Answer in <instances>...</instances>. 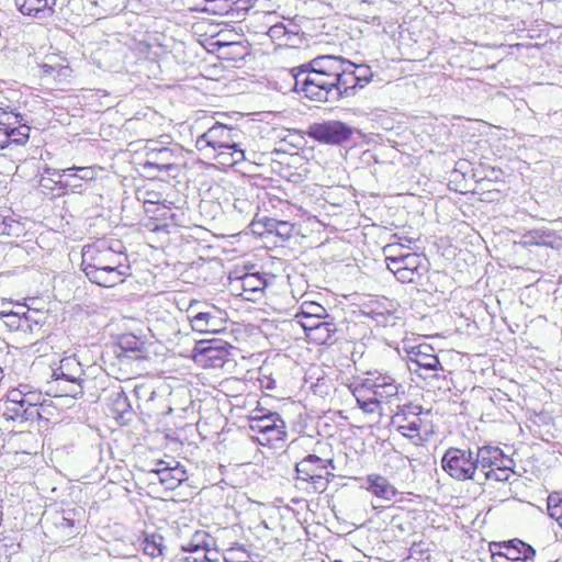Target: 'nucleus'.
Instances as JSON below:
<instances>
[{"instance_id": "obj_1", "label": "nucleus", "mask_w": 562, "mask_h": 562, "mask_svg": "<svg viewBox=\"0 0 562 562\" xmlns=\"http://www.w3.org/2000/svg\"><path fill=\"white\" fill-rule=\"evenodd\" d=\"M293 90L314 102L335 104L358 94L372 81L366 64H355L335 55H319L289 70Z\"/></svg>"}, {"instance_id": "obj_2", "label": "nucleus", "mask_w": 562, "mask_h": 562, "mask_svg": "<svg viewBox=\"0 0 562 562\" xmlns=\"http://www.w3.org/2000/svg\"><path fill=\"white\" fill-rule=\"evenodd\" d=\"M244 132L224 122L216 121L195 140V148L199 151L211 149L215 153L214 158L225 167H233L246 160Z\"/></svg>"}, {"instance_id": "obj_3", "label": "nucleus", "mask_w": 562, "mask_h": 562, "mask_svg": "<svg viewBox=\"0 0 562 562\" xmlns=\"http://www.w3.org/2000/svg\"><path fill=\"white\" fill-rule=\"evenodd\" d=\"M181 158V148L177 145L167 147L160 146L156 140H149L145 147L144 158L139 166L148 177L155 178L166 173L176 178L179 172Z\"/></svg>"}, {"instance_id": "obj_4", "label": "nucleus", "mask_w": 562, "mask_h": 562, "mask_svg": "<svg viewBox=\"0 0 562 562\" xmlns=\"http://www.w3.org/2000/svg\"><path fill=\"white\" fill-rule=\"evenodd\" d=\"M81 269H102L106 266H114L119 261L130 262L126 248L120 239H98L93 244L82 247Z\"/></svg>"}, {"instance_id": "obj_5", "label": "nucleus", "mask_w": 562, "mask_h": 562, "mask_svg": "<svg viewBox=\"0 0 562 562\" xmlns=\"http://www.w3.org/2000/svg\"><path fill=\"white\" fill-rule=\"evenodd\" d=\"M387 269L402 283H416L429 270V260L424 254H392L386 259Z\"/></svg>"}, {"instance_id": "obj_6", "label": "nucleus", "mask_w": 562, "mask_h": 562, "mask_svg": "<svg viewBox=\"0 0 562 562\" xmlns=\"http://www.w3.org/2000/svg\"><path fill=\"white\" fill-rule=\"evenodd\" d=\"M52 371L61 395L78 397L83 394L85 371L75 356L64 357Z\"/></svg>"}, {"instance_id": "obj_7", "label": "nucleus", "mask_w": 562, "mask_h": 562, "mask_svg": "<svg viewBox=\"0 0 562 562\" xmlns=\"http://www.w3.org/2000/svg\"><path fill=\"white\" fill-rule=\"evenodd\" d=\"M441 467L446 473L457 481H473L479 484L480 472L476 471L474 450L449 448L446 450Z\"/></svg>"}, {"instance_id": "obj_8", "label": "nucleus", "mask_w": 562, "mask_h": 562, "mask_svg": "<svg viewBox=\"0 0 562 562\" xmlns=\"http://www.w3.org/2000/svg\"><path fill=\"white\" fill-rule=\"evenodd\" d=\"M249 428L256 432L257 440L261 446H272L286 438V425L277 412H268L262 415L250 417Z\"/></svg>"}, {"instance_id": "obj_9", "label": "nucleus", "mask_w": 562, "mask_h": 562, "mask_svg": "<svg viewBox=\"0 0 562 562\" xmlns=\"http://www.w3.org/2000/svg\"><path fill=\"white\" fill-rule=\"evenodd\" d=\"M232 346L218 338L198 340L192 350L195 363L205 368H222L228 360Z\"/></svg>"}, {"instance_id": "obj_10", "label": "nucleus", "mask_w": 562, "mask_h": 562, "mask_svg": "<svg viewBox=\"0 0 562 562\" xmlns=\"http://www.w3.org/2000/svg\"><path fill=\"white\" fill-rule=\"evenodd\" d=\"M355 131L342 121L330 120L311 124L307 135L318 143L338 146L349 142Z\"/></svg>"}, {"instance_id": "obj_11", "label": "nucleus", "mask_w": 562, "mask_h": 562, "mask_svg": "<svg viewBox=\"0 0 562 562\" xmlns=\"http://www.w3.org/2000/svg\"><path fill=\"white\" fill-rule=\"evenodd\" d=\"M407 366L411 372L425 379L429 376L428 372H438L432 376L439 379L440 372L445 371L434 348L427 344L412 346L407 350Z\"/></svg>"}, {"instance_id": "obj_12", "label": "nucleus", "mask_w": 562, "mask_h": 562, "mask_svg": "<svg viewBox=\"0 0 562 562\" xmlns=\"http://www.w3.org/2000/svg\"><path fill=\"white\" fill-rule=\"evenodd\" d=\"M199 303L191 304L188 308V318L191 328L201 334H217L225 330L226 321L221 310L215 306H206L199 310Z\"/></svg>"}, {"instance_id": "obj_13", "label": "nucleus", "mask_w": 562, "mask_h": 562, "mask_svg": "<svg viewBox=\"0 0 562 562\" xmlns=\"http://www.w3.org/2000/svg\"><path fill=\"white\" fill-rule=\"evenodd\" d=\"M422 414L420 405L405 404L398 406L397 412L392 416L391 424L402 436L411 440H419L423 426Z\"/></svg>"}, {"instance_id": "obj_14", "label": "nucleus", "mask_w": 562, "mask_h": 562, "mask_svg": "<svg viewBox=\"0 0 562 562\" xmlns=\"http://www.w3.org/2000/svg\"><path fill=\"white\" fill-rule=\"evenodd\" d=\"M81 270L91 283L102 288H113L122 284L130 276H132L130 262L121 261L114 266H106L102 269L86 268Z\"/></svg>"}, {"instance_id": "obj_15", "label": "nucleus", "mask_w": 562, "mask_h": 562, "mask_svg": "<svg viewBox=\"0 0 562 562\" xmlns=\"http://www.w3.org/2000/svg\"><path fill=\"white\" fill-rule=\"evenodd\" d=\"M204 5L199 10L213 14L224 15L232 21H241L257 0H203Z\"/></svg>"}, {"instance_id": "obj_16", "label": "nucleus", "mask_w": 562, "mask_h": 562, "mask_svg": "<svg viewBox=\"0 0 562 562\" xmlns=\"http://www.w3.org/2000/svg\"><path fill=\"white\" fill-rule=\"evenodd\" d=\"M401 384L396 383L395 379L387 374L371 375L362 380V382L356 386L358 392H370L372 395L381 402H390L393 397H396Z\"/></svg>"}, {"instance_id": "obj_17", "label": "nucleus", "mask_w": 562, "mask_h": 562, "mask_svg": "<svg viewBox=\"0 0 562 562\" xmlns=\"http://www.w3.org/2000/svg\"><path fill=\"white\" fill-rule=\"evenodd\" d=\"M145 350V344L133 334H123L119 337L117 342L106 350V356L113 353L121 364H128L132 360H140L145 357L142 355Z\"/></svg>"}, {"instance_id": "obj_18", "label": "nucleus", "mask_w": 562, "mask_h": 562, "mask_svg": "<svg viewBox=\"0 0 562 562\" xmlns=\"http://www.w3.org/2000/svg\"><path fill=\"white\" fill-rule=\"evenodd\" d=\"M157 465L158 468L151 470V472L157 474L159 483L166 490H176L188 479L187 469L175 459L170 461L159 460Z\"/></svg>"}, {"instance_id": "obj_19", "label": "nucleus", "mask_w": 562, "mask_h": 562, "mask_svg": "<svg viewBox=\"0 0 562 562\" xmlns=\"http://www.w3.org/2000/svg\"><path fill=\"white\" fill-rule=\"evenodd\" d=\"M519 245L526 248L538 246L560 249L562 247V238L554 229L542 226L522 233Z\"/></svg>"}, {"instance_id": "obj_20", "label": "nucleus", "mask_w": 562, "mask_h": 562, "mask_svg": "<svg viewBox=\"0 0 562 562\" xmlns=\"http://www.w3.org/2000/svg\"><path fill=\"white\" fill-rule=\"evenodd\" d=\"M474 459L476 471L481 474H485L488 470H494L499 464H504V460L509 463V457L501 448L491 445L476 447Z\"/></svg>"}, {"instance_id": "obj_21", "label": "nucleus", "mask_w": 562, "mask_h": 562, "mask_svg": "<svg viewBox=\"0 0 562 562\" xmlns=\"http://www.w3.org/2000/svg\"><path fill=\"white\" fill-rule=\"evenodd\" d=\"M83 510L80 507H72L63 509L55 517V526L68 537H75L80 533L82 529L81 518Z\"/></svg>"}, {"instance_id": "obj_22", "label": "nucleus", "mask_w": 562, "mask_h": 562, "mask_svg": "<svg viewBox=\"0 0 562 562\" xmlns=\"http://www.w3.org/2000/svg\"><path fill=\"white\" fill-rule=\"evenodd\" d=\"M14 3L24 15L46 19L53 15L56 0H14Z\"/></svg>"}, {"instance_id": "obj_23", "label": "nucleus", "mask_w": 562, "mask_h": 562, "mask_svg": "<svg viewBox=\"0 0 562 562\" xmlns=\"http://www.w3.org/2000/svg\"><path fill=\"white\" fill-rule=\"evenodd\" d=\"M495 547L504 549L506 557L509 558L512 562H532L536 555V550L530 544L519 539L495 544Z\"/></svg>"}, {"instance_id": "obj_24", "label": "nucleus", "mask_w": 562, "mask_h": 562, "mask_svg": "<svg viewBox=\"0 0 562 562\" xmlns=\"http://www.w3.org/2000/svg\"><path fill=\"white\" fill-rule=\"evenodd\" d=\"M367 490L374 496L384 501H391L397 495V490L389 480L379 474H370L367 476Z\"/></svg>"}, {"instance_id": "obj_25", "label": "nucleus", "mask_w": 562, "mask_h": 562, "mask_svg": "<svg viewBox=\"0 0 562 562\" xmlns=\"http://www.w3.org/2000/svg\"><path fill=\"white\" fill-rule=\"evenodd\" d=\"M59 173V179L56 180V184L59 186V188L68 189L72 193H79L86 191L87 184L83 182L82 179L79 178L78 172H75L72 170V167L63 169V172Z\"/></svg>"}, {"instance_id": "obj_26", "label": "nucleus", "mask_w": 562, "mask_h": 562, "mask_svg": "<svg viewBox=\"0 0 562 562\" xmlns=\"http://www.w3.org/2000/svg\"><path fill=\"white\" fill-rule=\"evenodd\" d=\"M111 411L116 415L117 419H124L125 415L132 411L131 403L124 390L119 387L110 395Z\"/></svg>"}, {"instance_id": "obj_27", "label": "nucleus", "mask_w": 562, "mask_h": 562, "mask_svg": "<svg viewBox=\"0 0 562 562\" xmlns=\"http://www.w3.org/2000/svg\"><path fill=\"white\" fill-rule=\"evenodd\" d=\"M148 195L150 198L144 201L145 210L147 213H154L157 217L160 216L164 220H176V214L171 211V207L165 203H161L157 193L148 192Z\"/></svg>"}, {"instance_id": "obj_28", "label": "nucleus", "mask_w": 562, "mask_h": 562, "mask_svg": "<svg viewBox=\"0 0 562 562\" xmlns=\"http://www.w3.org/2000/svg\"><path fill=\"white\" fill-rule=\"evenodd\" d=\"M326 470V460L316 454H308L295 465L296 473H305L307 476L324 472Z\"/></svg>"}, {"instance_id": "obj_29", "label": "nucleus", "mask_w": 562, "mask_h": 562, "mask_svg": "<svg viewBox=\"0 0 562 562\" xmlns=\"http://www.w3.org/2000/svg\"><path fill=\"white\" fill-rule=\"evenodd\" d=\"M240 286L246 293H261L268 285L267 279L259 272L245 273L239 278Z\"/></svg>"}, {"instance_id": "obj_30", "label": "nucleus", "mask_w": 562, "mask_h": 562, "mask_svg": "<svg viewBox=\"0 0 562 562\" xmlns=\"http://www.w3.org/2000/svg\"><path fill=\"white\" fill-rule=\"evenodd\" d=\"M514 461L509 458V463L504 461V464H499L494 470H488L485 474H480L479 484H484L486 481L506 482L509 480L513 473Z\"/></svg>"}, {"instance_id": "obj_31", "label": "nucleus", "mask_w": 562, "mask_h": 562, "mask_svg": "<svg viewBox=\"0 0 562 562\" xmlns=\"http://www.w3.org/2000/svg\"><path fill=\"white\" fill-rule=\"evenodd\" d=\"M142 546L144 553L151 558L162 555L164 550L166 549L164 544V537L159 533L146 535Z\"/></svg>"}, {"instance_id": "obj_32", "label": "nucleus", "mask_w": 562, "mask_h": 562, "mask_svg": "<svg viewBox=\"0 0 562 562\" xmlns=\"http://www.w3.org/2000/svg\"><path fill=\"white\" fill-rule=\"evenodd\" d=\"M30 126L26 124V122H20V124L11 125L8 128V147L11 145H25L30 138Z\"/></svg>"}, {"instance_id": "obj_33", "label": "nucleus", "mask_w": 562, "mask_h": 562, "mask_svg": "<svg viewBox=\"0 0 562 562\" xmlns=\"http://www.w3.org/2000/svg\"><path fill=\"white\" fill-rule=\"evenodd\" d=\"M547 509L551 518L562 528V493L554 492L547 499Z\"/></svg>"}, {"instance_id": "obj_34", "label": "nucleus", "mask_w": 562, "mask_h": 562, "mask_svg": "<svg viewBox=\"0 0 562 562\" xmlns=\"http://www.w3.org/2000/svg\"><path fill=\"white\" fill-rule=\"evenodd\" d=\"M125 0H94V5L100 8L99 14L104 16L114 15L123 11L126 7Z\"/></svg>"}, {"instance_id": "obj_35", "label": "nucleus", "mask_w": 562, "mask_h": 562, "mask_svg": "<svg viewBox=\"0 0 562 562\" xmlns=\"http://www.w3.org/2000/svg\"><path fill=\"white\" fill-rule=\"evenodd\" d=\"M254 233L259 235L273 234L276 235L278 227V220L271 217H263L262 220L252 221L250 223Z\"/></svg>"}, {"instance_id": "obj_36", "label": "nucleus", "mask_w": 562, "mask_h": 562, "mask_svg": "<svg viewBox=\"0 0 562 562\" xmlns=\"http://www.w3.org/2000/svg\"><path fill=\"white\" fill-rule=\"evenodd\" d=\"M23 116L10 109V106H1L0 105V126L9 128L11 125L20 124L23 122Z\"/></svg>"}, {"instance_id": "obj_37", "label": "nucleus", "mask_w": 562, "mask_h": 562, "mask_svg": "<svg viewBox=\"0 0 562 562\" xmlns=\"http://www.w3.org/2000/svg\"><path fill=\"white\" fill-rule=\"evenodd\" d=\"M336 324L333 322L325 321V318L319 323L316 331L314 333V339L318 340L319 344H326L331 336L336 333Z\"/></svg>"}, {"instance_id": "obj_38", "label": "nucleus", "mask_w": 562, "mask_h": 562, "mask_svg": "<svg viewBox=\"0 0 562 562\" xmlns=\"http://www.w3.org/2000/svg\"><path fill=\"white\" fill-rule=\"evenodd\" d=\"M217 45L222 50V54L226 57L239 58L244 56V53L241 52L244 47L238 42H217Z\"/></svg>"}, {"instance_id": "obj_39", "label": "nucleus", "mask_w": 562, "mask_h": 562, "mask_svg": "<svg viewBox=\"0 0 562 562\" xmlns=\"http://www.w3.org/2000/svg\"><path fill=\"white\" fill-rule=\"evenodd\" d=\"M72 170L75 172H78L79 178L82 179L83 182L88 186L97 180L98 171L102 170V168L98 166H72Z\"/></svg>"}, {"instance_id": "obj_40", "label": "nucleus", "mask_w": 562, "mask_h": 562, "mask_svg": "<svg viewBox=\"0 0 562 562\" xmlns=\"http://www.w3.org/2000/svg\"><path fill=\"white\" fill-rule=\"evenodd\" d=\"M20 223L10 215L0 214V235H18Z\"/></svg>"}, {"instance_id": "obj_41", "label": "nucleus", "mask_w": 562, "mask_h": 562, "mask_svg": "<svg viewBox=\"0 0 562 562\" xmlns=\"http://www.w3.org/2000/svg\"><path fill=\"white\" fill-rule=\"evenodd\" d=\"M363 393L364 392H358L356 389L353 390V395L357 398L359 407L367 413H373L378 408L380 401L374 395L363 398Z\"/></svg>"}, {"instance_id": "obj_42", "label": "nucleus", "mask_w": 562, "mask_h": 562, "mask_svg": "<svg viewBox=\"0 0 562 562\" xmlns=\"http://www.w3.org/2000/svg\"><path fill=\"white\" fill-rule=\"evenodd\" d=\"M299 313H301V315H303V317H306V315H310V316L312 315V316L326 318L328 316L326 308L315 302L303 303L301 306V311Z\"/></svg>"}, {"instance_id": "obj_43", "label": "nucleus", "mask_w": 562, "mask_h": 562, "mask_svg": "<svg viewBox=\"0 0 562 562\" xmlns=\"http://www.w3.org/2000/svg\"><path fill=\"white\" fill-rule=\"evenodd\" d=\"M296 318L299 319V323L301 324V326L303 327V329L308 333V335H312V333L314 334L319 325V323H322V321L324 319L323 317H317V316H310V315H306V317H303V315H301V313H297L296 314Z\"/></svg>"}, {"instance_id": "obj_44", "label": "nucleus", "mask_w": 562, "mask_h": 562, "mask_svg": "<svg viewBox=\"0 0 562 562\" xmlns=\"http://www.w3.org/2000/svg\"><path fill=\"white\" fill-rule=\"evenodd\" d=\"M193 542L202 550V552L209 550V548L215 544V540L207 532L198 530L192 536Z\"/></svg>"}, {"instance_id": "obj_45", "label": "nucleus", "mask_w": 562, "mask_h": 562, "mask_svg": "<svg viewBox=\"0 0 562 562\" xmlns=\"http://www.w3.org/2000/svg\"><path fill=\"white\" fill-rule=\"evenodd\" d=\"M294 225L286 221L278 220V227L276 236L280 237L282 241L290 239L293 235Z\"/></svg>"}, {"instance_id": "obj_46", "label": "nucleus", "mask_w": 562, "mask_h": 562, "mask_svg": "<svg viewBox=\"0 0 562 562\" xmlns=\"http://www.w3.org/2000/svg\"><path fill=\"white\" fill-rule=\"evenodd\" d=\"M43 313L38 311L27 312L23 316V323H25L24 326H26L30 330L33 329V324L35 326H40L44 323L43 321Z\"/></svg>"}, {"instance_id": "obj_47", "label": "nucleus", "mask_w": 562, "mask_h": 562, "mask_svg": "<svg viewBox=\"0 0 562 562\" xmlns=\"http://www.w3.org/2000/svg\"><path fill=\"white\" fill-rule=\"evenodd\" d=\"M310 483L313 485V491L315 493H321L326 490L327 481L325 480L323 472L313 474L312 476H308Z\"/></svg>"}, {"instance_id": "obj_48", "label": "nucleus", "mask_w": 562, "mask_h": 562, "mask_svg": "<svg viewBox=\"0 0 562 562\" xmlns=\"http://www.w3.org/2000/svg\"><path fill=\"white\" fill-rule=\"evenodd\" d=\"M3 317L7 318V325L12 328L19 329L24 327L22 317H19V315L15 313L3 314Z\"/></svg>"}, {"instance_id": "obj_49", "label": "nucleus", "mask_w": 562, "mask_h": 562, "mask_svg": "<svg viewBox=\"0 0 562 562\" xmlns=\"http://www.w3.org/2000/svg\"><path fill=\"white\" fill-rule=\"evenodd\" d=\"M404 244H389L383 248V251L385 254V260L393 254H405L403 251Z\"/></svg>"}, {"instance_id": "obj_50", "label": "nucleus", "mask_w": 562, "mask_h": 562, "mask_svg": "<svg viewBox=\"0 0 562 562\" xmlns=\"http://www.w3.org/2000/svg\"><path fill=\"white\" fill-rule=\"evenodd\" d=\"M289 31L286 30L285 25L282 23H279V24L272 25L269 29L268 34L270 35V37L277 38V37H280V36L286 34Z\"/></svg>"}, {"instance_id": "obj_51", "label": "nucleus", "mask_w": 562, "mask_h": 562, "mask_svg": "<svg viewBox=\"0 0 562 562\" xmlns=\"http://www.w3.org/2000/svg\"><path fill=\"white\" fill-rule=\"evenodd\" d=\"M220 553L217 550H212V547L209 548V550L202 552V562H218L220 561V558H218Z\"/></svg>"}, {"instance_id": "obj_52", "label": "nucleus", "mask_w": 562, "mask_h": 562, "mask_svg": "<svg viewBox=\"0 0 562 562\" xmlns=\"http://www.w3.org/2000/svg\"><path fill=\"white\" fill-rule=\"evenodd\" d=\"M182 550L190 553H202V550L198 547L193 539L191 538L187 544H182Z\"/></svg>"}, {"instance_id": "obj_53", "label": "nucleus", "mask_w": 562, "mask_h": 562, "mask_svg": "<svg viewBox=\"0 0 562 562\" xmlns=\"http://www.w3.org/2000/svg\"><path fill=\"white\" fill-rule=\"evenodd\" d=\"M8 128L0 126V148H7L8 147Z\"/></svg>"}, {"instance_id": "obj_54", "label": "nucleus", "mask_w": 562, "mask_h": 562, "mask_svg": "<svg viewBox=\"0 0 562 562\" xmlns=\"http://www.w3.org/2000/svg\"><path fill=\"white\" fill-rule=\"evenodd\" d=\"M325 384V378H317V382L315 384H312L311 387L314 393H323V385Z\"/></svg>"}, {"instance_id": "obj_55", "label": "nucleus", "mask_w": 562, "mask_h": 562, "mask_svg": "<svg viewBox=\"0 0 562 562\" xmlns=\"http://www.w3.org/2000/svg\"><path fill=\"white\" fill-rule=\"evenodd\" d=\"M45 172L50 177H57V180H58L59 173H56V172H63V169L46 168Z\"/></svg>"}, {"instance_id": "obj_56", "label": "nucleus", "mask_w": 562, "mask_h": 562, "mask_svg": "<svg viewBox=\"0 0 562 562\" xmlns=\"http://www.w3.org/2000/svg\"><path fill=\"white\" fill-rule=\"evenodd\" d=\"M297 480L310 482V477L305 473H297Z\"/></svg>"}, {"instance_id": "obj_57", "label": "nucleus", "mask_w": 562, "mask_h": 562, "mask_svg": "<svg viewBox=\"0 0 562 562\" xmlns=\"http://www.w3.org/2000/svg\"><path fill=\"white\" fill-rule=\"evenodd\" d=\"M140 390H142V387H138V386H136V387L134 389V392H135V394H136L137 396H139V392H140Z\"/></svg>"}, {"instance_id": "obj_58", "label": "nucleus", "mask_w": 562, "mask_h": 562, "mask_svg": "<svg viewBox=\"0 0 562 562\" xmlns=\"http://www.w3.org/2000/svg\"><path fill=\"white\" fill-rule=\"evenodd\" d=\"M44 68H45V71L48 72L52 67H49L48 65H44Z\"/></svg>"}, {"instance_id": "obj_59", "label": "nucleus", "mask_w": 562, "mask_h": 562, "mask_svg": "<svg viewBox=\"0 0 562 562\" xmlns=\"http://www.w3.org/2000/svg\"><path fill=\"white\" fill-rule=\"evenodd\" d=\"M243 206H250L246 201L240 202Z\"/></svg>"}, {"instance_id": "obj_60", "label": "nucleus", "mask_w": 562, "mask_h": 562, "mask_svg": "<svg viewBox=\"0 0 562 562\" xmlns=\"http://www.w3.org/2000/svg\"><path fill=\"white\" fill-rule=\"evenodd\" d=\"M404 243H412V239L411 238H405Z\"/></svg>"}]
</instances>
